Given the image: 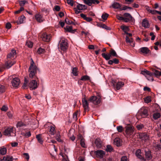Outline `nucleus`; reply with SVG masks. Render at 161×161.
Instances as JSON below:
<instances>
[{"mask_svg":"<svg viewBox=\"0 0 161 161\" xmlns=\"http://www.w3.org/2000/svg\"><path fill=\"white\" fill-rule=\"evenodd\" d=\"M31 61L30 66L29 69V77L31 79H36V78L38 80V79L36 76V74L37 70H38V69L35 64L32 58L31 59Z\"/></svg>","mask_w":161,"mask_h":161,"instance_id":"obj_1","label":"nucleus"},{"mask_svg":"<svg viewBox=\"0 0 161 161\" xmlns=\"http://www.w3.org/2000/svg\"><path fill=\"white\" fill-rule=\"evenodd\" d=\"M88 101L95 105H97L100 103L101 102V97L99 96H92L88 99Z\"/></svg>","mask_w":161,"mask_h":161,"instance_id":"obj_2","label":"nucleus"},{"mask_svg":"<svg viewBox=\"0 0 161 161\" xmlns=\"http://www.w3.org/2000/svg\"><path fill=\"white\" fill-rule=\"evenodd\" d=\"M141 74L145 76L148 80L152 81L153 80V79L152 77L153 74L151 72L145 70L141 71Z\"/></svg>","mask_w":161,"mask_h":161,"instance_id":"obj_3","label":"nucleus"},{"mask_svg":"<svg viewBox=\"0 0 161 161\" xmlns=\"http://www.w3.org/2000/svg\"><path fill=\"white\" fill-rule=\"evenodd\" d=\"M4 135L8 136H15V133L13 132V129L12 127H9L5 129L4 132Z\"/></svg>","mask_w":161,"mask_h":161,"instance_id":"obj_4","label":"nucleus"},{"mask_svg":"<svg viewBox=\"0 0 161 161\" xmlns=\"http://www.w3.org/2000/svg\"><path fill=\"white\" fill-rule=\"evenodd\" d=\"M123 16H124V21L125 22L129 21L133 22L135 21L134 19L129 13H125L124 14Z\"/></svg>","mask_w":161,"mask_h":161,"instance_id":"obj_5","label":"nucleus"},{"mask_svg":"<svg viewBox=\"0 0 161 161\" xmlns=\"http://www.w3.org/2000/svg\"><path fill=\"white\" fill-rule=\"evenodd\" d=\"M41 36L42 40L46 42H49L51 38L50 34H48L46 32L42 33Z\"/></svg>","mask_w":161,"mask_h":161,"instance_id":"obj_6","label":"nucleus"},{"mask_svg":"<svg viewBox=\"0 0 161 161\" xmlns=\"http://www.w3.org/2000/svg\"><path fill=\"white\" fill-rule=\"evenodd\" d=\"M89 102H90L88 101V100H87L85 97L82 99V104L85 112L88 111L89 110Z\"/></svg>","mask_w":161,"mask_h":161,"instance_id":"obj_7","label":"nucleus"},{"mask_svg":"<svg viewBox=\"0 0 161 161\" xmlns=\"http://www.w3.org/2000/svg\"><path fill=\"white\" fill-rule=\"evenodd\" d=\"M134 130L132 127L128 126L126 127L125 133L128 138L130 137V136L133 134Z\"/></svg>","mask_w":161,"mask_h":161,"instance_id":"obj_8","label":"nucleus"},{"mask_svg":"<svg viewBox=\"0 0 161 161\" xmlns=\"http://www.w3.org/2000/svg\"><path fill=\"white\" fill-rule=\"evenodd\" d=\"M95 154L97 158H102L105 154V152L101 150H97L95 151Z\"/></svg>","mask_w":161,"mask_h":161,"instance_id":"obj_9","label":"nucleus"},{"mask_svg":"<svg viewBox=\"0 0 161 161\" xmlns=\"http://www.w3.org/2000/svg\"><path fill=\"white\" fill-rule=\"evenodd\" d=\"M11 83L14 87H18L20 83V80L18 78H15L12 80Z\"/></svg>","mask_w":161,"mask_h":161,"instance_id":"obj_10","label":"nucleus"},{"mask_svg":"<svg viewBox=\"0 0 161 161\" xmlns=\"http://www.w3.org/2000/svg\"><path fill=\"white\" fill-rule=\"evenodd\" d=\"M38 85L36 80H33L30 82V87L32 90H35L38 87Z\"/></svg>","mask_w":161,"mask_h":161,"instance_id":"obj_11","label":"nucleus"},{"mask_svg":"<svg viewBox=\"0 0 161 161\" xmlns=\"http://www.w3.org/2000/svg\"><path fill=\"white\" fill-rule=\"evenodd\" d=\"M141 151L140 149H138L136 152V155L137 157L140 159L142 161H146V159L142 155Z\"/></svg>","mask_w":161,"mask_h":161,"instance_id":"obj_12","label":"nucleus"},{"mask_svg":"<svg viewBox=\"0 0 161 161\" xmlns=\"http://www.w3.org/2000/svg\"><path fill=\"white\" fill-rule=\"evenodd\" d=\"M139 137L142 140L144 141L148 140L149 138L148 135L146 133H139Z\"/></svg>","mask_w":161,"mask_h":161,"instance_id":"obj_13","label":"nucleus"},{"mask_svg":"<svg viewBox=\"0 0 161 161\" xmlns=\"http://www.w3.org/2000/svg\"><path fill=\"white\" fill-rule=\"evenodd\" d=\"M60 47L61 50L65 51L68 47L67 43L64 40L62 41L60 44Z\"/></svg>","mask_w":161,"mask_h":161,"instance_id":"obj_14","label":"nucleus"},{"mask_svg":"<svg viewBox=\"0 0 161 161\" xmlns=\"http://www.w3.org/2000/svg\"><path fill=\"white\" fill-rule=\"evenodd\" d=\"M35 18L36 20L39 23L42 22L45 20L42 15L39 14H36L35 15Z\"/></svg>","mask_w":161,"mask_h":161,"instance_id":"obj_15","label":"nucleus"},{"mask_svg":"<svg viewBox=\"0 0 161 161\" xmlns=\"http://www.w3.org/2000/svg\"><path fill=\"white\" fill-rule=\"evenodd\" d=\"M140 51L144 55H146L150 53V50L147 47H142L140 49Z\"/></svg>","mask_w":161,"mask_h":161,"instance_id":"obj_16","label":"nucleus"},{"mask_svg":"<svg viewBox=\"0 0 161 161\" xmlns=\"http://www.w3.org/2000/svg\"><path fill=\"white\" fill-rule=\"evenodd\" d=\"M142 26L145 28H148L149 27L150 25L148 21L146 19H143L142 22Z\"/></svg>","mask_w":161,"mask_h":161,"instance_id":"obj_17","label":"nucleus"},{"mask_svg":"<svg viewBox=\"0 0 161 161\" xmlns=\"http://www.w3.org/2000/svg\"><path fill=\"white\" fill-rule=\"evenodd\" d=\"M124 85V83L122 81L118 82L115 85L114 87L116 90H119L121 87L123 86Z\"/></svg>","mask_w":161,"mask_h":161,"instance_id":"obj_18","label":"nucleus"},{"mask_svg":"<svg viewBox=\"0 0 161 161\" xmlns=\"http://www.w3.org/2000/svg\"><path fill=\"white\" fill-rule=\"evenodd\" d=\"M99 3V1L97 0H88L86 2V4L91 6L92 4H97Z\"/></svg>","mask_w":161,"mask_h":161,"instance_id":"obj_19","label":"nucleus"},{"mask_svg":"<svg viewBox=\"0 0 161 161\" xmlns=\"http://www.w3.org/2000/svg\"><path fill=\"white\" fill-rule=\"evenodd\" d=\"M16 54V52L15 50H12L7 55V58H13Z\"/></svg>","mask_w":161,"mask_h":161,"instance_id":"obj_20","label":"nucleus"},{"mask_svg":"<svg viewBox=\"0 0 161 161\" xmlns=\"http://www.w3.org/2000/svg\"><path fill=\"white\" fill-rule=\"evenodd\" d=\"M76 8L79 10H84L87 8V7L85 5L78 3Z\"/></svg>","mask_w":161,"mask_h":161,"instance_id":"obj_21","label":"nucleus"},{"mask_svg":"<svg viewBox=\"0 0 161 161\" xmlns=\"http://www.w3.org/2000/svg\"><path fill=\"white\" fill-rule=\"evenodd\" d=\"M145 155L146 158L147 160H150L152 158V155L151 152L150 151H145Z\"/></svg>","mask_w":161,"mask_h":161,"instance_id":"obj_22","label":"nucleus"},{"mask_svg":"<svg viewBox=\"0 0 161 161\" xmlns=\"http://www.w3.org/2000/svg\"><path fill=\"white\" fill-rule=\"evenodd\" d=\"M95 142L98 148H101L102 146V142L100 139H97Z\"/></svg>","mask_w":161,"mask_h":161,"instance_id":"obj_23","label":"nucleus"},{"mask_svg":"<svg viewBox=\"0 0 161 161\" xmlns=\"http://www.w3.org/2000/svg\"><path fill=\"white\" fill-rule=\"evenodd\" d=\"M126 42L127 43H133V45H132V46L133 47H134L135 44L133 42V39L132 38H129L128 36H126Z\"/></svg>","mask_w":161,"mask_h":161,"instance_id":"obj_24","label":"nucleus"},{"mask_svg":"<svg viewBox=\"0 0 161 161\" xmlns=\"http://www.w3.org/2000/svg\"><path fill=\"white\" fill-rule=\"evenodd\" d=\"M109 54L110 55L111 57L112 56L115 57H118V55L116 53L115 51L113 49H111L110 51Z\"/></svg>","mask_w":161,"mask_h":161,"instance_id":"obj_25","label":"nucleus"},{"mask_svg":"<svg viewBox=\"0 0 161 161\" xmlns=\"http://www.w3.org/2000/svg\"><path fill=\"white\" fill-rule=\"evenodd\" d=\"M25 19V16L24 15H22L19 18L18 20L16 22L18 24H22L23 23L24 19Z\"/></svg>","mask_w":161,"mask_h":161,"instance_id":"obj_26","label":"nucleus"},{"mask_svg":"<svg viewBox=\"0 0 161 161\" xmlns=\"http://www.w3.org/2000/svg\"><path fill=\"white\" fill-rule=\"evenodd\" d=\"M36 138H37L38 142L41 144H42L43 141L42 138V134H39L36 136Z\"/></svg>","mask_w":161,"mask_h":161,"instance_id":"obj_27","label":"nucleus"},{"mask_svg":"<svg viewBox=\"0 0 161 161\" xmlns=\"http://www.w3.org/2000/svg\"><path fill=\"white\" fill-rule=\"evenodd\" d=\"M15 63V62L14 61H13L11 62H8L6 64V67L7 69L9 68Z\"/></svg>","mask_w":161,"mask_h":161,"instance_id":"obj_28","label":"nucleus"},{"mask_svg":"<svg viewBox=\"0 0 161 161\" xmlns=\"http://www.w3.org/2000/svg\"><path fill=\"white\" fill-rule=\"evenodd\" d=\"M141 113L142 116L143 117H147L148 115L147 110L146 109H144L143 110L142 109Z\"/></svg>","mask_w":161,"mask_h":161,"instance_id":"obj_29","label":"nucleus"},{"mask_svg":"<svg viewBox=\"0 0 161 161\" xmlns=\"http://www.w3.org/2000/svg\"><path fill=\"white\" fill-rule=\"evenodd\" d=\"M114 143L117 146H119L121 145V141L119 138H116L114 141Z\"/></svg>","mask_w":161,"mask_h":161,"instance_id":"obj_30","label":"nucleus"},{"mask_svg":"<svg viewBox=\"0 0 161 161\" xmlns=\"http://www.w3.org/2000/svg\"><path fill=\"white\" fill-rule=\"evenodd\" d=\"M152 73H153V75L157 77H158L161 76V72H159V71L155 69L153 70V72Z\"/></svg>","mask_w":161,"mask_h":161,"instance_id":"obj_31","label":"nucleus"},{"mask_svg":"<svg viewBox=\"0 0 161 161\" xmlns=\"http://www.w3.org/2000/svg\"><path fill=\"white\" fill-rule=\"evenodd\" d=\"M72 28V26H67L66 27L64 28V29L67 32L73 33L74 31L73 30Z\"/></svg>","mask_w":161,"mask_h":161,"instance_id":"obj_32","label":"nucleus"},{"mask_svg":"<svg viewBox=\"0 0 161 161\" xmlns=\"http://www.w3.org/2000/svg\"><path fill=\"white\" fill-rule=\"evenodd\" d=\"M102 55L106 60H108L111 58L109 53L106 54L105 53H103L102 54Z\"/></svg>","mask_w":161,"mask_h":161,"instance_id":"obj_33","label":"nucleus"},{"mask_svg":"<svg viewBox=\"0 0 161 161\" xmlns=\"http://www.w3.org/2000/svg\"><path fill=\"white\" fill-rule=\"evenodd\" d=\"M3 159L5 161H13V157L9 155H7L3 157Z\"/></svg>","mask_w":161,"mask_h":161,"instance_id":"obj_34","label":"nucleus"},{"mask_svg":"<svg viewBox=\"0 0 161 161\" xmlns=\"http://www.w3.org/2000/svg\"><path fill=\"white\" fill-rule=\"evenodd\" d=\"M80 115V112L77 110L73 114V118L74 120H77V117L79 116Z\"/></svg>","mask_w":161,"mask_h":161,"instance_id":"obj_35","label":"nucleus"},{"mask_svg":"<svg viewBox=\"0 0 161 161\" xmlns=\"http://www.w3.org/2000/svg\"><path fill=\"white\" fill-rule=\"evenodd\" d=\"M78 69L76 67L73 68L72 69V73L75 76L78 75Z\"/></svg>","mask_w":161,"mask_h":161,"instance_id":"obj_36","label":"nucleus"},{"mask_svg":"<svg viewBox=\"0 0 161 161\" xmlns=\"http://www.w3.org/2000/svg\"><path fill=\"white\" fill-rule=\"evenodd\" d=\"M7 149L5 147L0 148V154L4 155L6 153Z\"/></svg>","mask_w":161,"mask_h":161,"instance_id":"obj_37","label":"nucleus"},{"mask_svg":"<svg viewBox=\"0 0 161 161\" xmlns=\"http://www.w3.org/2000/svg\"><path fill=\"white\" fill-rule=\"evenodd\" d=\"M55 128L54 127L51 126H50V128L49 130L50 134L51 135H54L55 133Z\"/></svg>","mask_w":161,"mask_h":161,"instance_id":"obj_38","label":"nucleus"},{"mask_svg":"<svg viewBox=\"0 0 161 161\" xmlns=\"http://www.w3.org/2000/svg\"><path fill=\"white\" fill-rule=\"evenodd\" d=\"M19 3L21 7H23L26 3H27V2L25 0H19Z\"/></svg>","mask_w":161,"mask_h":161,"instance_id":"obj_39","label":"nucleus"},{"mask_svg":"<svg viewBox=\"0 0 161 161\" xmlns=\"http://www.w3.org/2000/svg\"><path fill=\"white\" fill-rule=\"evenodd\" d=\"M112 5L113 8L116 9L119 8L120 7V4L117 2H114Z\"/></svg>","mask_w":161,"mask_h":161,"instance_id":"obj_40","label":"nucleus"},{"mask_svg":"<svg viewBox=\"0 0 161 161\" xmlns=\"http://www.w3.org/2000/svg\"><path fill=\"white\" fill-rule=\"evenodd\" d=\"M120 28L124 31L125 34L127 33V31H128L129 30L128 27L124 25H121Z\"/></svg>","mask_w":161,"mask_h":161,"instance_id":"obj_41","label":"nucleus"},{"mask_svg":"<svg viewBox=\"0 0 161 161\" xmlns=\"http://www.w3.org/2000/svg\"><path fill=\"white\" fill-rule=\"evenodd\" d=\"M25 124L22 122L19 121L16 124V126L17 128H20L25 126Z\"/></svg>","mask_w":161,"mask_h":161,"instance_id":"obj_42","label":"nucleus"},{"mask_svg":"<svg viewBox=\"0 0 161 161\" xmlns=\"http://www.w3.org/2000/svg\"><path fill=\"white\" fill-rule=\"evenodd\" d=\"M160 117V114L158 113H156L153 114V118L155 119H157Z\"/></svg>","mask_w":161,"mask_h":161,"instance_id":"obj_43","label":"nucleus"},{"mask_svg":"<svg viewBox=\"0 0 161 161\" xmlns=\"http://www.w3.org/2000/svg\"><path fill=\"white\" fill-rule=\"evenodd\" d=\"M90 80V78L89 76L88 75H84L81 77L80 80L83 81H86L87 80Z\"/></svg>","mask_w":161,"mask_h":161,"instance_id":"obj_44","label":"nucleus"},{"mask_svg":"<svg viewBox=\"0 0 161 161\" xmlns=\"http://www.w3.org/2000/svg\"><path fill=\"white\" fill-rule=\"evenodd\" d=\"M5 87L4 86L0 85V94L4 92L5 91Z\"/></svg>","mask_w":161,"mask_h":161,"instance_id":"obj_45","label":"nucleus"},{"mask_svg":"<svg viewBox=\"0 0 161 161\" xmlns=\"http://www.w3.org/2000/svg\"><path fill=\"white\" fill-rule=\"evenodd\" d=\"M113 150V148L112 146L110 145H107V148L106 149V150L108 152H112Z\"/></svg>","mask_w":161,"mask_h":161,"instance_id":"obj_46","label":"nucleus"},{"mask_svg":"<svg viewBox=\"0 0 161 161\" xmlns=\"http://www.w3.org/2000/svg\"><path fill=\"white\" fill-rule=\"evenodd\" d=\"M45 52V49H42L41 48H38L37 51V52L39 54L43 53H44Z\"/></svg>","mask_w":161,"mask_h":161,"instance_id":"obj_47","label":"nucleus"},{"mask_svg":"<svg viewBox=\"0 0 161 161\" xmlns=\"http://www.w3.org/2000/svg\"><path fill=\"white\" fill-rule=\"evenodd\" d=\"M116 128L117 131L119 132H121L123 130V127L122 126H118Z\"/></svg>","mask_w":161,"mask_h":161,"instance_id":"obj_48","label":"nucleus"},{"mask_svg":"<svg viewBox=\"0 0 161 161\" xmlns=\"http://www.w3.org/2000/svg\"><path fill=\"white\" fill-rule=\"evenodd\" d=\"M26 45L29 47H31L33 46V43L30 41H27L26 42Z\"/></svg>","mask_w":161,"mask_h":161,"instance_id":"obj_49","label":"nucleus"},{"mask_svg":"<svg viewBox=\"0 0 161 161\" xmlns=\"http://www.w3.org/2000/svg\"><path fill=\"white\" fill-rule=\"evenodd\" d=\"M56 138L58 142H62V140L60 139V135L59 133H58L57 134Z\"/></svg>","mask_w":161,"mask_h":161,"instance_id":"obj_50","label":"nucleus"},{"mask_svg":"<svg viewBox=\"0 0 161 161\" xmlns=\"http://www.w3.org/2000/svg\"><path fill=\"white\" fill-rule=\"evenodd\" d=\"M109 15L107 13H105L104 14H103L102 16V18L104 20H106Z\"/></svg>","mask_w":161,"mask_h":161,"instance_id":"obj_51","label":"nucleus"},{"mask_svg":"<svg viewBox=\"0 0 161 161\" xmlns=\"http://www.w3.org/2000/svg\"><path fill=\"white\" fill-rule=\"evenodd\" d=\"M136 127L138 130H140L142 129L144 127V125L143 124H140L139 125H137L136 126Z\"/></svg>","mask_w":161,"mask_h":161,"instance_id":"obj_52","label":"nucleus"},{"mask_svg":"<svg viewBox=\"0 0 161 161\" xmlns=\"http://www.w3.org/2000/svg\"><path fill=\"white\" fill-rule=\"evenodd\" d=\"M80 144L82 147H85V144L84 142V139H81L80 141Z\"/></svg>","mask_w":161,"mask_h":161,"instance_id":"obj_53","label":"nucleus"},{"mask_svg":"<svg viewBox=\"0 0 161 161\" xmlns=\"http://www.w3.org/2000/svg\"><path fill=\"white\" fill-rule=\"evenodd\" d=\"M144 101L146 103H149L151 101V97H147L144 99Z\"/></svg>","mask_w":161,"mask_h":161,"instance_id":"obj_54","label":"nucleus"},{"mask_svg":"<svg viewBox=\"0 0 161 161\" xmlns=\"http://www.w3.org/2000/svg\"><path fill=\"white\" fill-rule=\"evenodd\" d=\"M24 8L23 7H21L19 10L15 11L14 12L15 14H18L20 13V12L24 10Z\"/></svg>","mask_w":161,"mask_h":161,"instance_id":"obj_55","label":"nucleus"},{"mask_svg":"<svg viewBox=\"0 0 161 161\" xmlns=\"http://www.w3.org/2000/svg\"><path fill=\"white\" fill-rule=\"evenodd\" d=\"M155 148L156 151H158L161 149V145L157 144L155 147Z\"/></svg>","mask_w":161,"mask_h":161,"instance_id":"obj_56","label":"nucleus"},{"mask_svg":"<svg viewBox=\"0 0 161 161\" xmlns=\"http://www.w3.org/2000/svg\"><path fill=\"white\" fill-rule=\"evenodd\" d=\"M65 23L68 25H70L71 24L73 23V22L70 20H69L68 18H66L65 19Z\"/></svg>","mask_w":161,"mask_h":161,"instance_id":"obj_57","label":"nucleus"},{"mask_svg":"<svg viewBox=\"0 0 161 161\" xmlns=\"http://www.w3.org/2000/svg\"><path fill=\"white\" fill-rule=\"evenodd\" d=\"M8 109V107L7 106L3 105L1 108V110L3 111H6Z\"/></svg>","mask_w":161,"mask_h":161,"instance_id":"obj_58","label":"nucleus"},{"mask_svg":"<svg viewBox=\"0 0 161 161\" xmlns=\"http://www.w3.org/2000/svg\"><path fill=\"white\" fill-rule=\"evenodd\" d=\"M101 27L103 28H104L106 30H110V29L109 27H108L105 24H102L101 25Z\"/></svg>","mask_w":161,"mask_h":161,"instance_id":"obj_59","label":"nucleus"},{"mask_svg":"<svg viewBox=\"0 0 161 161\" xmlns=\"http://www.w3.org/2000/svg\"><path fill=\"white\" fill-rule=\"evenodd\" d=\"M116 18L119 20L124 21V16L122 17L119 15H116Z\"/></svg>","mask_w":161,"mask_h":161,"instance_id":"obj_60","label":"nucleus"},{"mask_svg":"<svg viewBox=\"0 0 161 161\" xmlns=\"http://www.w3.org/2000/svg\"><path fill=\"white\" fill-rule=\"evenodd\" d=\"M55 10L57 11H59L60 9V8L58 5H55L54 7Z\"/></svg>","mask_w":161,"mask_h":161,"instance_id":"obj_61","label":"nucleus"},{"mask_svg":"<svg viewBox=\"0 0 161 161\" xmlns=\"http://www.w3.org/2000/svg\"><path fill=\"white\" fill-rule=\"evenodd\" d=\"M31 134L30 131L27 132L24 134V135L26 137H28L31 136Z\"/></svg>","mask_w":161,"mask_h":161,"instance_id":"obj_62","label":"nucleus"},{"mask_svg":"<svg viewBox=\"0 0 161 161\" xmlns=\"http://www.w3.org/2000/svg\"><path fill=\"white\" fill-rule=\"evenodd\" d=\"M67 3L70 4L71 6H73V1L72 0H66Z\"/></svg>","mask_w":161,"mask_h":161,"instance_id":"obj_63","label":"nucleus"},{"mask_svg":"<svg viewBox=\"0 0 161 161\" xmlns=\"http://www.w3.org/2000/svg\"><path fill=\"white\" fill-rule=\"evenodd\" d=\"M127 157L126 156H124L121 158L120 161H127Z\"/></svg>","mask_w":161,"mask_h":161,"instance_id":"obj_64","label":"nucleus"}]
</instances>
